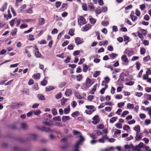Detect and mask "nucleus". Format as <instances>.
Masks as SVG:
<instances>
[{
	"mask_svg": "<svg viewBox=\"0 0 151 151\" xmlns=\"http://www.w3.org/2000/svg\"><path fill=\"white\" fill-rule=\"evenodd\" d=\"M79 140L76 142L74 147V151H79L78 149L79 148V146L82 144V142L84 140V137L81 135L80 134L79 136Z\"/></svg>",
	"mask_w": 151,
	"mask_h": 151,
	"instance_id": "1",
	"label": "nucleus"
},
{
	"mask_svg": "<svg viewBox=\"0 0 151 151\" xmlns=\"http://www.w3.org/2000/svg\"><path fill=\"white\" fill-rule=\"evenodd\" d=\"M78 24L80 25L85 24L86 23V19L83 16H80L78 18Z\"/></svg>",
	"mask_w": 151,
	"mask_h": 151,
	"instance_id": "2",
	"label": "nucleus"
},
{
	"mask_svg": "<svg viewBox=\"0 0 151 151\" xmlns=\"http://www.w3.org/2000/svg\"><path fill=\"white\" fill-rule=\"evenodd\" d=\"M35 55L37 58H44V57L39 52V49L36 46L35 47Z\"/></svg>",
	"mask_w": 151,
	"mask_h": 151,
	"instance_id": "3",
	"label": "nucleus"
},
{
	"mask_svg": "<svg viewBox=\"0 0 151 151\" xmlns=\"http://www.w3.org/2000/svg\"><path fill=\"white\" fill-rule=\"evenodd\" d=\"M124 53L127 55L128 56L130 57L133 55L134 53V52L132 50H129L128 49H126Z\"/></svg>",
	"mask_w": 151,
	"mask_h": 151,
	"instance_id": "4",
	"label": "nucleus"
},
{
	"mask_svg": "<svg viewBox=\"0 0 151 151\" xmlns=\"http://www.w3.org/2000/svg\"><path fill=\"white\" fill-rule=\"evenodd\" d=\"M75 40L77 45L81 44L84 42L83 39H81L79 37H76Z\"/></svg>",
	"mask_w": 151,
	"mask_h": 151,
	"instance_id": "5",
	"label": "nucleus"
},
{
	"mask_svg": "<svg viewBox=\"0 0 151 151\" xmlns=\"http://www.w3.org/2000/svg\"><path fill=\"white\" fill-rule=\"evenodd\" d=\"M99 116L98 115H95L93 118V121L92 122V123L95 124H96L99 122Z\"/></svg>",
	"mask_w": 151,
	"mask_h": 151,
	"instance_id": "6",
	"label": "nucleus"
},
{
	"mask_svg": "<svg viewBox=\"0 0 151 151\" xmlns=\"http://www.w3.org/2000/svg\"><path fill=\"white\" fill-rule=\"evenodd\" d=\"M86 86L87 88L89 87L93 84L91 83V80L88 78H86Z\"/></svg>",
	"mask_w": 151,
	"mask_h": 151,
	"instance_id": "7",
	"label": "nucleus"
},
{
	"mask_svg": "<svg viewBox=\"0 0 151 151\" xmlns=\"http://www.w3.org/2000/svg\"><path fill=\"white\" fill-rule=\"evenodd\" d=\"M136 137H135V139L136 141H139L142 138V135L141 133H139L138 132L136 133Z\"/></svg>",
	"mask_w": 151,
	"mask_h": 151,
	"instance_id": "8",
	"label": "nucleus"
},
{
	"mask_svg": "<svg viewBox=\"0 0 151 151\" xmlns=\"http://www.w3.org/2000/svg\"><path fill=\"white\" fill-rule=\"evenodd\" d=\"M41 131L45 132H49L51 131V130L49 128H47L45 127H42V129Z\"/></svg>",
	"mask_w": 151,
	"mask_h": 151,
	"instance_id": "9",
	"label": "nucleus"
},
{
	"mask_svg": "<svg viewBox=\"0 0 151 151\" xmlns=\"http://www.w3.org/2000/svg\"><path fill=\"white\" fill-rule=\"evenodd\" d=\"M41 131L45 132H49L51 131V130L49 128H47L45 127H42V129Z\"/></svg>",
	"mask_w": 151,
	"mask_h": 151,
	"instance_id": "10",
	"label": "nucleus"
},
{
	"mask_svg": "<svg viewBox=\"0 0 151 151\" xmlns=\"http://www.w3.org/2000/svg\"><path fill=\"white\" fill-rule=\"evenodd\" d=\"M21 125L22 128L24 129H27L28 128V125L26 123H22Z\"/></svg>",
	"mask_w": 151,
	"mask_h": 151,
	"instance_id": "11",
	"label": "nucleus"
},
{
	"mask_svg": "<svg viewBox=\"0 0 151 151\" xmlns=\"http://www.w3.org/2000/svg\"><path fill=\"white\" fill-rule=\"evenodd\" d=\"M39 22L40 25H42L45 24V20L43 18H40L39 19Z\"/></svg>",
	"mask_w": 151,
	"mask_h": 151,
	"instance_id": "12",
	"label": "nucleus"
},
{
	"mask_svg": "<svg viewBox=\"0 0 151 151\" xmlns=\"http://www.w3.org/2000/svg\"><path fill=\"white\" fill-rule=\"evenodd\" d=\"M72 94V90L70 89H67L65 92V94L67 96H69Z\"/></svg>",
	"mask_w": 151,
	"mask_h": 151,
	"instance_id": "13",
	"label": "nucleus"
},
{
	"mask_svg": "<svg viewBox=\"0 0 151 151\" xmlns=\"http://www.w3.org/2000/svg\"><path fill=\"white\" fill-rule=\"evenodd\" d=\"M46 90L47 91H50L55 89L54 87L52 86H49L46 87Z\"/></svg>",
	"mask_w": 151,
	"mask_h": 151,
	"instance_id": "14",
	"label": "nucleus"
},
{
	"mask_svg": "<svg viewBox=\"0 0 151 151\" xmlns=\"http://www.w3.org/2000/svg\"><path fill=\"white\" fill-rule=\"evenodd\" d=\"M121 59L122 60H123L124 62L127 63H128V59L125 55H123Z\"/></svg>",
	"mask_w": 151,
	"mask_h": 151,
	"instance_id": "15",
	"label": "nucleus"
},
{
	"mask_svg": "<svg viewBox=\"0 0 151 151\" xmlns=\"http://www.w3.org/2000/svg\"><path fill=\"white\" fill-rule=\"evenodd\" d=\"M7 3H5L4 5L2 7V8L0 9V11H1L2 12H4V10H6L7 8Z\"/></svg>",
	"mask_w": 151,
	"mask_h": 151,
	"instance_id": "16",
	"label": "nucleus"
},
{
	"mask_svg": "<svg viewBox=\"0 0 151 151\" xmlns=\"http://www.w3.org/2000/svg\"><path fill=\"white\" fill-rule=\"evenodd\" d=\"M91 27L90 25L89 24H86L84 27V31H86L89 29Z\"/></svg>",
	"mask_w": 151,
	"mask_h": 151,
	"instance_id": "17",
	"label": "nucleus"
},
{
	"mask_svg": "<svg viewBox=\"0 0 151 151\" xmlns=\"http://www.w3.org/2000/svg\"><path fill=\"white\" fill-rule=\"evenodd\" d=\"M108 86L107 84H105V87L102 88L100 91V93L103 94L104 93L105 90L108 88Z\"/></svg>",
	"mask_w": 151,
	"mask_h": 151,
	"instance_id": "18",
	"label": "nucleus"
},
{
	"mask_svg": "<svg viewBox=\"0 0 151 151\" xmlns=\"http://www.w3.org/2000/svg\"><path fill=\"white\" fill-rule=\"evenodd\" d=\"M68 100V99H65L64 98V97H63V98L61 100V104L62 105H64L65 104V103L67 101V100Z\"/></svg>",
	"mask_w": 151,
	"mask_h": 151,
	"instance_id": "19",
	"label": "nucleus"
},
{
	"mask_svg": "<svg viewBox=\"0 0 151 151\" xmlns=\"http://www.w3.org/2000/svg\"><path fill=\"white\" fill-rule=\"evenodd\" d=\"M37 96L38 99L42 100H44L45 99L44 96L42 94H38Z\"/></svg>",
	"mask_w": 151,
	"mask_h": 151,
	"instance_id": "20",
	"label": "nucleus"
},
{
	"mask_svg": "<svg viewBox=\"0 0 151 151\" xmlns=\"http://www.w3.org/2000/svg\"><path fill=\"white\" fill-rule=\"evenodd\" d=\"M70 118L69 116H63L62 118V120L63 122H65L67 120H69Z\"/></svg>",
	"mask_w": 151,
	"mask_h": 151,
	"instance_id": "21",
	"label": "nucleus"
},
{
	"mask_svg": "<svg viewBox=\"0 0 151 151\" xmlns=\"http://www.w3.org/2000/svg\"><path fill=\"white\" fill-rule=\"evenodd\" d=\"M16 20H17V18H15L14 19H12V20L10 21L9 24L12 27H13L15 21Z\"/></svg>",
	"mask_w": 151,
	"mask_h": 151,
	"instance_id": "22",
	"label": "nucleus"
},
{
	"mask_svg": "<svg viewBox=\"0 0 151 151\" xmlns=\"http://www.w3.org/2000/svg\"><path fill=\"white\" fill-rule=\"evenodd\" d=\"M134 130L136 131L137 132H139L140 129V126L139 125L136 126L134 128Z\"/></svg>",
	"mask_w": 151,
	"mask_h": 151,
	"instance_id": "23",
	"label": "nucleus"
},
{
	"mask_svg": "<svg viewBox=\"0 0 151 151\" xmlns=\"http://www.w3.org/2000/svg\"><path fill=\"white\" fill-rule=\"evenodd\" d=\"M144 96L145 97L147 98V100L151 101V95L145 93L144 94Z\"/></svg>",
	"mask_w": 151,
	"mask_h": 151,
	"instance_id": "24",
	"label": "nucleus"
},
{
	"mask_svg": "<svg viewBox=\"0 0 151 151\" xmlns=\"http://www.w3.org/2000/svg\"><path fill=\"white\" fill-rule=\"evenodd\" d=\"M108 42L107 41L105 40L104 41V42H99V45L100 46L101 45H107L108 44Z\"/></svg>",
	"mask_w": 151,
	"mask_h": 151,
	"instance_id": "25",
	"label": "nucleus"
},
{
	"mask_svg": "<svg viewBox=\"0 0 151 151\" xmlns=\"http://www.w3.org/2000/svg\"><path fill=\"white\" fill-rule=\"evenodd\" d=\"M74 31L73 29H70L69 30L68 34L70 36H73L74 35Z\"/></svg>",
	"mask_w": 151,
	"mask_h": 151,
	"instance_id": "26",
	"label": "nucleus"
},
{
	"mask_svg": "<svg viewBox=\"0 0 151 151\" xmlns=\"http://www.w3.org/2000/svg\"><path fill=\"white\" fill-rule=\"evenodd\" d=\"M37 136L34 134H31L30 135V140H35L36 139Z\"/></svg>",
	"mask_w": 151,
	"mask_h": 151,
	"instance_id": "27",
	"label": "nucleus"
},
{
	"mask_svg": "<svg viewBox=\"0 0 151 151\" xmlns=\"http://www.w3.org/2000/svg\"><path fill=\"white\" fill-rule=\"evenodd\" d=\"M33 77L35 79H38L40 78V75L39 73L35 74L33 76Z\"/></svg>",
	"mask_w": 151,
	"mask_h": 151,
	"instance_id": "28",
	"label": "nucleus"
},
{
	"mask_svg": "<svg viewBox=\"0 0 151 151\" xmlns=\"http://www.w3.org/2000/svg\"><path fill=\"white\" fill-rule=\"evenodd\" d=\"M79 114V112L77 111L71 114V116L73 117H75L78 116Z\"/></svg>",
	"mask_w": 151,
	"mask_h": 151,
	"instance_id": "29",
	"label": "nucleus"
},
{
	"mask_svg": "<svg viewBox=\"0 0 151 151\" xmlns=\"http://www.w3.org/2000/svg\"><path fill=\"white\" fill-rule=\"evenodd\" d=\"M4 17L5 19L7 20L9 19H11L12 18V16L11 15L9 14V15H7L6 14H4Z\"/></svg>",
	"mask_w": 151,
	"mask_h": 151,
	"instance_id": "30",
	"label": "nucleus"
},
{
	"mask_svg": "<svg viewBox=\"0 0 151 151\" xmlns=\"http://www.w3.org/2000/svg\"><path fill=\"white\" fill-rule=\"evenodd\" d=\"M117 119V117H114L111 118L110 120V123H113L115 121H116Z\"/></svg>",
	"mask_w": 151,
	"mask_h": 151,
	"instance_id": "31",
	"label": "nucleus"
},
{
	"mask_svg": "<svg viewBox=\"0 0 151 151\" xmlns=\"http://www.w3.org/2000/svg\"><path fill=\"white\" fill-rule=\"evenodd\" d=\"M75 95L78 99H82L83 98L77 92H75Z\"/></svg>",
	"mask_w": 151,
	"mask_h": 151,
	"instance_id": "32",
	"label": "nucleus"
},
{
	"mask_svg": "<svg viewBox=\"0 0 151 151\" xmlns=\"http://www.w3.org/2000/svg\"><path fill=\"white\" fill-rule=\"evenodd\" d=\"M127 107L128 109H130L133 108L134 107V105L133 104L128 103L127 104Z\"/></svg>",
	"mask_w": 151,
	"mask_h": 151,
	"instance_id": "33",
	"label": "nucleus"
},
{
	"mask_svg": "<svg viewBox=\"0 0 151 151\" xmlns=\"http://www.w3.org/2000/svg\"><path fill=\"white\" fill-rule=\"evenodd\" d=\"M109 24V23L108 21H103L101 22V24L104 26H106Z\"/></svg>",
	"mask_w": 151,
	"mask_h": 151,
	"instance_id": "34",
	"label": "nucleus"
},
{
	"mask_svg": "<svg viewBox=\"0 0 151 151\" xmlns=\"http://www.w3.org/2000/svg\"><path fill=\"white\" fill-rule=\"evenodd\" d=\"M89 20L91 24L93 25L96 22V20L95 19L91 17L90 19Z\"/></svg>",
	"mask_w": 151,
	"mask_h": 151,
	"instance_id": "35",
	"label": "nucleus"
},
{
	"mask_svg": "<svg viewBox=\"0 0 151 151\" xmlns=\"http://www.w3.org/2000/svg\"><path fill=\"white\" fill-rule=\"evenodd\" d=\"M100 72L99 71H96L94 72L93 76L95 78H96L97 76L100 75Z\"/></svg>",
	"mask_w": 151,
	"mask_h": 151,
	"instance_id": "36",
	"label": "nucleus"
},
{
	"mask_svg": "<svg viewBox=\"0 0 151 151\" xmlns=\"http://www.w3.org/2000/svg\"><path fill=\"white\" fill-rule=\"evenodd\" d=\"M117 55H118L117 54L114 53H112L111 54L109 55V56L112 58H115Z\"/></svg>",
	"mask_w": 151,
	"mask_h": 151,
	"instance_id": "37",
	"label": "nucleus"
},
{
	"mask_svg": "<svg viewBox=\"0 0 151 151\" xmlns=\"http://www.w3.org/2000/svg\"><path fill=\"white\" fill-rule=\"evenodd\" d=\"M82 78V76L81 74H79L76 77V80L78 81H80Z\"/></svg>",
	"mask_w": 151,
	"mask_h": 151,
	"instance_id": "38",
	"label": "nucleus"
},
{
	"mask_svg": "<svg viewBox=\"0 0 151 151\" xmlns=\"http://www.w3.org/2000/svg\"><path fill=\"white\" fill-rule=\"evenodd\" d=\"M82 7L84 11H86L87 10V5L85 3H83L82 4Z\"/></svg>",
	"mask_w": 151,
	"mask_h": 151,
	"instance_id": "39",
	"label": "nucleus"
},
{
	"mask_svg": "<svg viewBox=\"0 0 151 151\" xmlns=\"http://www.w3.org/2000/svg\"><path fill=\"white\" fill-rule=\"evenodd\" d=\"M88 7L90 9L92 10L94 9L93 4L91 3H89L88 5Z\"/></svg>",
	"mask_w": 151,
	"mask_h": 151,
	"instance_id": "40",
	"label": "nucleus"
},
{
	"mask_svg": "<svg viewBox=\"0 0 151 151\" xmlns=\"http://www.w3.org/2000/svg\"><path fill=\"white\" fill-rule=\"evenodd\" d=\"M62 96V94L61 92H60L57 94L56 95V98L57 99H59Z\"/></svg>",
	"mask_w": 151,
	"mask_h": 151,
	"instance_id": "41",
	"label": "nucleus"
},
{
	"mask_svg": "<svg viewBox=\"0 0 151 151\" xmlns=\"http://www.w3.org/2000/svg\"><path fill=\"white\" fill-rule=\"evenodd\" d=\"M146 110L147 111H148V114L150 116V117L151 118V107H148L146 108Z\"/></svg>",
	"mask_w": 151,
	"mask_h": 151,
	"instance_id": "42",
	"label": "nucleus"
},
{
	"mask_svg": "<svg viewBox=\"0 0 151 151\" xmlns=\"http://www.w3.org/2000/svg\"><path fill=\"white\" fill-rule=\"evenodd\" d=\"M64 34V31H62L61 32H60L58 35L57 39L58 40H59L60 39V38L61 37L62 35H63Z\"/></svg>",
	"mask_w": 151,
	"mask_h": 151,
	"instance_id": "43",
	"label": "nucleus"
},
{
	"mask_svg": "<svg viewBox=\"0 0 151 151\" xmlns=\"http://www.w3.org/2000/svg\"><path fill=\"white\" fill-rule=\"evenodd\" d=\"M88 69V67L86 65H84L83 67V71L85 72H86Z\"/></svg>",
	"mask_w": 151,
	"mask_h": 151,
	"instance_id": "44",
	"label": "nucleus"
},
{
	"mask_svg": "<svg viewBox=\"0 0 151 151\" xmlns=\"http://www.w3.org/2000/svg\"><path fill=\"white\" fill-rule=\"evenodd\" d=\"M115 126L117 128L119 129H121L122 128V124L120 123L116 124H115Z\"/></svg>",
	"mask_w": 151,
	"mask_h": 151,
	"instance_id": "45",
	"label": "nucleus"
},
{
	"mask_svg": "<svg viewBox=\"0 0 151 151\" xmlns=\"http://www.w3.org/2000/svg\"><path fill=\"white\" fill-rule=\"evenodd\" d=\"M123 129L124 130L127 131L130 129V127L129 125H126L124 126Z\"/></svg>",
	"mask_w": 151,
	"mask_h": 151,
	"instance_id": "46",
	"label": "nucleus"
},
{
	"mask_svg": "<svg viewBox=\"0 0 151 151\" xmlns=\"http://www.w3.org/2000/svg\"><path fill=\"white\" fill-rule=\"evenodd\" d=\"M52 114L54 116L57 114V111L55 108H53L52 109Z\"/></svg>",
	"mask_w": 151,
	"mask_h": 151,
	"instance_id": "47",
	"label": "nucleus"
},
{
	"mask_svg": "<svg viewBox=\"0 0 151 151\" xmlns=\"http://www.w3.org/2000/svg\"><path fill=\"white\" fill-rule=\"evenodd\" d=\"M73 133L74 135H79L81 134V133L80 132L77 131L75 130H73Z\"/></svg>",
	"mask_w": 151,
	"mask_h": 151,
	"instance_id": "48",
	"label": "nucleus"
},
{
	"mask_svg": "<svg viewBox=\"0 0 151 151\" xmlns=\"http://www.w3.org/2000/svg\"><path fill=\"white\" fill-rule=\"evenodd\" d=\"M17 31V29L16 28H14V29L12 30V32H11V34L12 35V36H13L16 34Z\"/></svg>",
	"mask_w": 151,
	"mask_h": 151,
	"instance_id": "49",
	"label": "nucleus"
},
{
	"mask_svg": "<svg viewBox=\"0 0 151 151\" xmlns=\"http://www.w3.org/2000/svg\"><path fill=\"white\" fill-rule=\"evenodd\" d=\"M140 54L141 55L144 54L146 52L145 50V49L144 48H142L140 49Z\"/></svg>",
	"mask_w": 151,
	"mask_h": 151,
	"instance_id": "50",
	"label": "nucleus"
},
{
	"mask_svg": "<svg viewBox=\"0 0 151 151\" xmlns=\"http://www.w3.org/2000/svg\"><path fill=\"white\" fill-rule=\"evenodd\" d=\"M132 21H134L136 20H137V17L135 15H133V16H132L130 17Z\"/></svg>",
	"mask_w": 151,
	"mask_h": 151,
	"instance_id": "51",
	"label": "nucleus"
},
{
	"mask_svg": "<svg viewBox=\"0 0 151 151\" xmlns=\"http://www.w3.org/2000/svg\"><path fill=\"white\" fill-rule=\"evenodd\" d=\"M129 113V112L128 111H124L123 113L122 114V116L124 117L126 115L128 114Z\"/></svg>",
	"mask_w": 151,
	"mask_h": 151,
	"instance_id": "52",
	"label": "nucleus"
},
{
	"mask_svg": "<svg viewBox=\"0 0 151 151\" xmlns=\"http://www.w3.org/2000/svg\"><path fill=\"white\" fill-rule=\"evenodd\" d=\"M41 83L42 85L45 86L47 84V81L46 80H44L41 82Z\"/></svg>",
	"mask_w": 151,
	"mask_h": 151,
	"instance_id": "53",
	"label": "nucleus"
},
{
	"mask_svg": "<svg viewBox=\"0 0 151 151\" xmlns=\"http://www.w3.org/2000/svg\"><path fill=\"white\" fill-rule=\"evenodd\" d=\"M33 11L32 8H30L26 11V13H27L31 14L33 13Z\"/></svg>",
	"mask_w": 151,
	"mask_h": 151,
	"instance_id": "54",
	"label": "nucleus"
},
{
	"mask_svg": "<svg viewBox=\"0 0 151 151\" xmlns=\"http://www.w3.org/2000/svg\"><path fill=\"white\" fill-rule=\"evenodd\" d=\"M61 2L60 1H57L55 3V6L57 8H58L61 4Z\"/></svg>",
	"mask_w": 151,
	"mask_h": 151,
	"instance_id": "55",
	"label": "nucleus"
},
{
	"mask_svg": "<svg viewBox=\"0 0 151 151\" xmlns=\"http://www.w3.org/2000/svg\"><path fill=\"white\" fill-rule=\"evenodd\" d=\"M134 83V82L132 81H130L128 82H127L125 83V84L127 85L132 86Z\"/></svg>",
	"mask_w": 151,
	"mask_h": 151,
	"instance_id": "56",
	"label": "nucleus"
},
{
	"mask_svg": "<svg viewBox=\"0 0 151 151\" xmlns=\"http://www.w3.org/2000/svg\"><path fill=\"white\" fill-rule=\"evenodd\" d=\"M71 105L74 108L77 105V103L75 101H73L71 103Z\"/></svg>",
	"mask_w": 151,
	"mask_h": 151,
	"instance_id": "57",
	"label": "nucleus"
},
{
	"mask_svg": "<svg viewBox=\"0 0 151 151\" xmlns=\"http://www.w3.org/2000/svg\"><path fill=\"white\" fill-rule=\"evenodd\" d=\"M70 111V109L69 108L65 109L64 110V114H68Z\"/></svg>",
	"mask_w": 151,
	"mask_h": 151,
	"instance_id": "58",
	"label": "nucleus"
},
{
	"mask_svg": "<svg viewBox=\"0 0 151 151\" xmlns=\"http://www.w3.org/2000/svg\"><path fill=\"white\" fill-rule=\"evenodd\" d=\"M58 31L56 28L54 29L52 31L51 33L52 34L57 33L58 32Z\"/></svg>",
	"mask_w": 151,
	"mask_h": 151,
	"instance_id": "59",
	"label": "nucleus"
},
{
	"mask_svg": "<svg viewBox=\"0 0 151 151\" xmlns=\"http://www.w3.org/2000/svg\"><path fill=\"white\" fill-rule=\"evenodd\" d=\"M40 113V110H37L34 111V113L35 115H38Z\"/></svg>",
	"mask_w": 151,
	"mask_h": 151,
	"instance_id": "60",
	"label": "nucleus"
},
{
	"mask_svg": "<svg viewBox=\"0 0 151 151\" xmlns=\"http://www.w3.org/2000/svg\"><path fill=\"white\" fill-rule=\"evenodd\" d=\"M33 88L35 91L37 90L38 89V86L37 84L34 85L33 86Z\"/></svg>",
	"mask_w": 151,
	"mask_h": 151,
	"instance_id": "61",
	"label": "nucleus"
},
{
	"mask_svg": "<svg viewBox=\"0 0 151 151\" xmlns=\"http://www.w3.org/2000/svg\"><path fill=\"white\" fill-rule=\"evenodd\" d=\"M136 65H137V69L138 70H139L140 68L141 64L139 62H137L136 63Z\"/></svg>",
	"mask_w": 151,
	"mask_h": 151,
	"instance_id": "62",
	"label": "nucleus"
},
{
	"mask_svg": "<svg viewBox=\"0 0 151 151\" xmlns=\"http://www.w3.org/2000/svg\"><path fill=\"white\" fill-rule=\"evenodd\" d=\"M66 85V83L65 82H61L59 85V87L60 88H62L63 86H65Z\"/></svg>",
	"mask_w": 151,
	"mask_h": 151,
	"instance_id": "63",
	"label": "nucleus"
},
{
	"mask_svg": "<svg viewBox=\"0 0 151 151\" xmlns=\"http://www.w3.org/2000/svg\"><path fill=\"white\" fill-rule=\"evenodd\" d=\"M79 54H80L79 51H78V50H77V51H74V52H73V55L74 56H76L79 55Z\"/></svg>",
	"mask_w": 151,
	"mask_h": 151,
	"instance_id": "64",
	"label": "nucleus"
}]
</instances>
